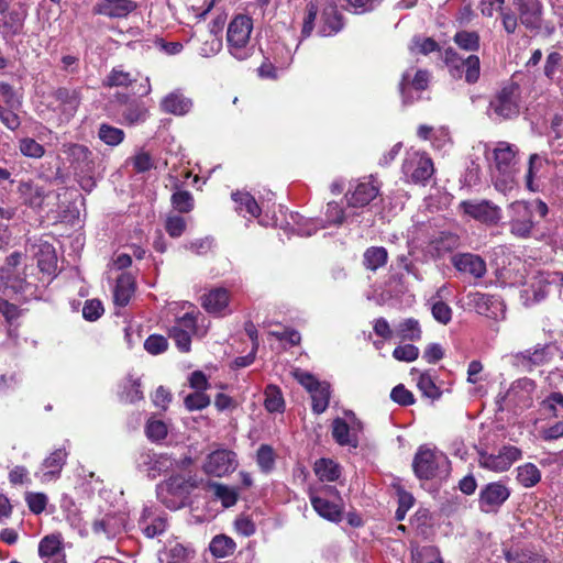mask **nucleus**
<instances>
[{
	"mask_svg": "<svg viewBox=\"0 0 563 563\" xmlns=\"http://www.w3.org/2000/svg\"><path fill=\"white\" fill-rule=\"evenodd\" d=\"M521 24L528 30L541 26L543 7L540 0H512Z\"/></svg>",
	"mask_w": 563,
	"mask_h": 563,
	"instance_id": "16",
	"label": "nucleus"
},
{
	"mask_svg": "<svg viewBox=\"0 0 563 563\" xmlns=\"http://www.w3.org/2000/svg\"><path fill=\"white\" fill-rule=\"evenodd\" d=\"M21 258H22V253H20V252L12 253L11 255H9L7 257L5 266L2 268L1 278L4 280L5 288H11L14 291H21L23 289V286H22L21 282H19V285L9 284V280H10L9 274L13 268H15L21 263Z\"/></svg>",
	"mask_w": 563,
	"mask_h": 563,
	"instance_id": "50",
	"label": "nucleus"
},
{
	"mask_svg": "<svg viewBox=\"0 0 563 563\" xmlns=\"http://www.w3.org/2000/svg\"><path fill=\"white\" fill-rule=\"evenodd\" d=\"M38 554L45 563H66L62 539L57 534L46 536L40 541Z\"/></svg>",
	"mask_w": 563,
	"mask_h": 563,
	"instance_id": "23",
	"label": "nucleus"
},
{
	"mask_svg": "<svg viewBox=\"0 0 563 563\" xmlns=\"http://www.w3.org/2000/svg\"><path fill=\"white\" fill-rule=\"evenodd\" d=\"M137 8L131 0H102L93 12L109 18H125Z\"/></svg>",
	"mask_w": 563,
	"mask_h": 563,
	"instance_id": "24",
	"label": "nucleus"
},
{
	"mask_svg": "<svg viewBox=\"0 0 563 563\" xmlns=\"http://www.w3.org/2000/svg\"><path fill=\"white\" fill-rule=\"evenodd\" d=\"M509 496L510 489L504 483H488L479 492L478 507L486 514L496 512Z\"/></svg>",
	"mask_w": 563,
	"mask_h": 563,
	"instance_id": "11",
	"label": "nucleus"
},
{
	"mask_svg": "<svg viewBox=\"0 0 563 563\" xmlns=\"http://www.w3.org/2000/svg\"><path fill=\"white\" fill-rule=\"evenodd\" d=\"M378 195V187L372 181L358 183L354 190L346 195L347 205L353 208L367 206Z\"/></svg>",
	"mask_w": 563,
	"mask_h": 563,
	"instance_id": "27",
	"label": "nucleus"
},
{
	"mask_svg": "<svg viewBox=\"0 0 563 563\" xmlns=\"http://www.w3.org/2000/svg\"><path fill=\"white\" fill-rule=\"evenodd\" d=\"M466 382L476 385L485 382L484 366L479 361H472L467 367Z\"/></svg>",
	"mask_w": 563,
	"mask_h": 563,
	"instance_id": "64",
	"label": "nucleus"
},
{
	"mask_svg": "<svg viewBox=\"0 0 563 563\" xmlns=\"http://www.w3.org/2000/svg\"><path fill=\"white\" fill-rule=\"evenodd\" d=\"M433 247L438 255L451 252L459 247L460 239L456 234L442 232L437 239L432 241Z\"/></svg>",
	"mask_w": 563,
	"mask_h": 563,
	"instance_id": "46",
	"label": "nucleus"
},
{
	"mask_svg": "<svg viewBox=\"0 0 563 563\" xmlns=\"http://www.w3.org/2000/svg\"><path fill=\"white\" fill-rule=\"evenodd\" d=\"M19 150L22 155L32 158H41L45 153L44 147L31 137L21 139Z\"/></svg>",
	"mask_w": 563,
	"mask_h": 563,
	"instance_id": "52",
	"label": "nucleus"
},
{
	"mask_svg": "<svg viewBox=\"0 0 563 563\" xmlns=\"http://www.w3.org/2000/svg\"><path fill=\"white\" fill-rule=\"evenodd\" d=\"M429 82V73L427 70H417L415 77L410 79L409 71H406L402 75L399 89L401 95L405 97L406 90L408 87H412L413 89L421 91L428 87Z\"/></svg>",
	"mask_w": 563,
	"mask_h": 563,
	"instance_id": "40",
	"label": "nucleus"
},
{
	"mask_svg": "<svg viewBox=\"0 0 563 563\" xmlns=\"http://www.w3.org/2000/svg\"><path fill=\"white\" fill-rule=\"evenodd\" d=\"M231 197L235 202V211L240 214H242L243 211L255 218L261 214V208L251 194L238 190L232 192Z\"/></svg>",
	"mask_w": 563,
	"mask_h": 563,
	"instance_id": "34",
	"label": "nucleus"
},
{
	"mask_svg": "<svg viewBox=\"0 0 563 563\" xmlns=\"http://www.w3.org/2000/svg\"><path fill=\"white\" fill-rule=\"evenodd\" d=\"M431 312L433 318L442 324H448L452 319V309L441 300L432 303Z\"/></svg>",
	"mask_w": 563,
	"mask_h": 563,
	"instance_id": "63",
	"label": "nucleus"
},
{
	"mask_svg": "<svg viewBox=\"0 0 563 563\" xmlns=\"http://www.w3.org/2000/svg\"><path fill=\"white\" fill-rule=\"evenodd\" d=\"M409 49L412 54L428 55L432 52L439 51L438 43L431 37L416 36L412 38Z\"/></svg>",
	"mask_w": 563,
	"mask_h": 563,
	"instance_id": "51",
	"label": "nucleus"
},
{
	"mask_svg": "<svg viewBox=\"0 0 563 563\" xmlns=\"http://www.w3.org/2000/svg\"><path fill=\"white\" fill-rule=\"evenodd\" d=\"M209 549L216 558H225L234 552L235 542L230 537L220 534L211 540Z\"/></svg>",
	"mask_w": 563,
	"mask_h": 563,
	"instance_id": "41",
	"label": "nucleus"
},
{
	"mask_svg": "<svg viewBox=\"0 0 563 563\" xmlns=\"http://www.w3.org/2000/svg\"><path fill=\"white\" fill-rule=\"evenodd\" d=\"M230 300L229 291L225 288H213L201 296V306L209 313H221L228 308Z\"/></svg>",
	"mask_w": 563,
	"mask_h": 563,
	"instance_id": "30",
	"label": "nucleus"
},
{
	"mask_svg": "<svg viewBox=\"0 0 563 563\" xmlns=\"http://www.w3.org/2000/svg\"><path fill=\"white\" fill-rule=\"evenodd\" d=\"M23 26V19L18 12L8 10L0 14V34L4 38H11L19 34Z\"/></svg>",
	"mask_w": 563,
	"mask_h": 563,
	"instance_id": "35",
	"label": "nucleus"
},
{
	"mask_svg": "<svg viewBox=\"0 0 563 563\" xmlns=\"http://www.w3.org/2000/svg\"><path fill=\"white\" fill-rule=\"evenodd\" d=\"M264 405L269 412H282L285 408V400L280 389H266Z\"/></svg>",
	"mask_w": 563,
	"mask_h": 563,
	"instance_id": "55",
	"label": "nucleus"
},
{
	"mask_svg": "<svg viewBox=\"0 0 563 563\" xmlns=\"http://www.w3.org/2000/svg\"><path fill=\"white\" fill-rule=\"evenodd\" d=\"M450 75L455 79L464 77L467 84H475L481 75V62L478 56L470 55L463 58L452 47L446 48L442 55Z\"/></svg>",
	"mask_w": 563,
	"mask_h": 563,
	"instance_id": "4",
	"label": "nucleus"
},
{
	"mask_svg": "<svg viewBox=\"0 0 563 563\" xmlns=\"http://www.w3.org/2000/svg\"><path fill=\"white\" fill-rule=\"evenodd\" d=\"M165 230L172 238H179L186 230V221L180 216H168L165 221Z\"/></svg>",
	"mask_w": 563,
	"mask_h": 563,
	"instance_id": "61",
	"label": "nucleus"
},
{
	"mask_svg": "<svg viewBox=\"0 0 563 563\" xmlns=\"http://www.w3.org/2000/svg\"><path fill=\"white\" fill-rule=\"evenodd\" d=\"M38 268L47 274H54L57 268V257L49 244L43 245L41 256L37 260Z\"/></svg>",
	"mask_w": 563,
	"mask_h": 563,
	"instance_id": "47",
	"label": "nucleus"
},
{
	"mask_svg": "<svg viewBox=\"0 0 563 563\" xmlns=\"http://www.w3.org/2000/svg\"><path fill=\"white\" fill-rule=\"evenodd\" d=\"M130 162L132 163L136 173H145L154 167V161L152 156L150 153L143 150L136 152L135 155L130 158Z\"/></svg>",
	"mask_w": 563,
	"mask_h": 563,
	"instance_id": "56",
	"label": "nucleus"
},
{
	"mask_svg": "<svg viewBox=\"0 0 563 563\" xmlns=\"http://www.w3.org/2000/svg\"><path fill=\"white\" fill-rule=\"evenodd\" d=\"M521 457L522 452L519 448L505 445L496 454L479 451L477 462L482 468L500 473L508 471Z\"/></svg>",
	"mask_w": 563,
	"mask_h": 563,
	"instance_id": "8",
	"label": "nucleus"
},
{
	"mask_svg": "<svg viewBox=\"0 0 563 563\" xmlns=\"http://www.w3.org/2000/svg\"><path fill=\"white\" fill-rule=\"evenodd\" d=\"M518 152V147L514 144L505 141L497 142L492 150L495 169H516Z\"/></svg>",
	"mask_w": 563,
	"mask_h": 563,
	"instance_id": "20",
	"label": "nucleus"
},
{
	"mask_svg": "<svg viewBox=\"0 0 563 563\" xmlns=\"http://www.w3.org/2000/svg\"><path fill=\"white\" fill-rule=\"evenodd\" d=\"M419 356V349L413 344L398 345L393 351V357L399 362H413Z\"/></svg>",
	"mask_w": 563,
	"mask_h": 563,
	"instance_id": "58",
	"label": "nucleus"
},
{
	"mask_svg": "<svg viewBox=\"0 0 563 563\" xmlns=\"http://www.w3.org/2000/svg\"><path fill=\"white\" fill-rule=\"evenodd\" d=\"M135 80L136 78L131 73L117 67L110 71L104 80V85L108 87H128Z\"/></svg>",
	"mask_w": 563,
	"mask_h": 563,
	"instance_id": "49",
	"label": "nucleus"
},
{
	"mask_svg": "<svg viewBox=\"0 0 563 563\" xmlns=\"http://www.w3.org/2000/svg\"><path fill=\"white\" fill-rule=\"evenodd\" d=\"M168 347V342L163 335L152 334L144 342V349L152 355H157L165 352Z\"/></svg>",
	"mask_w": 563,
	"mask_h": 563,
	"instance_id": "60",
	"label": "nucleus"
},
{
	"mask_svg": "<svg viewBox=\"0 0 563 563\" xmlns=\"http://www.w3.org/2000/svg\"><path fill=\"white\" fill-rule=\"evenodd\" d=\"M311 391L312 410L320 415L324 412L329 406V389H309Z\"/></svg>",
	"mask_w": 563,
	"mask_h": 563,
	"instance_id": "57",
	"label": "nucleus"
},
{
	"mask_svg": "<svg viewBox=\"0 0 563 563\" xmlns=\"http://www.w3.org/2000/svg\"><path fill=\"white\" fill-rule=\"evenodd\" d=\"M135 291V283L131 275L122 274L118 277L113 291L115 306L125 307Z\"/></svg>",
	"mask_w": 563,
	"mask_h": 563,
	"instance_id": "32",
	"label": "nucleus"
},
{
	"mask_svg": "<svg viewBox=\"0 0 563 563\" xmlns=\"http://www.w3.org/2000/svg\"><path fill=\"white\" fill-rule=\"evenodd\" d=\"M519 111V87L516 84H509L501 88L490 100L487 115L494 121H501L517 117Z\"/></svg>",
	"mask_w": 563,
	"mask_h": 563,
	"instance_id": "2",
	"label": "nucleus"
},
{
	"mask_svg": "<svg viewBox=\"0 0 563 563\" xmlns=\"http://www.w3.org/2000/svg\"><path fill=\"white\" fill-rule=\"evenodd\" d=\"M253 30L252 19L247 15H238L229 24L227 42L230 54L238 60H245L253 54L250 44Z\"/></svg>",
	"mask_w": 563,
	"mask_h": 563,
	"instance_id": "1",
	"label": "nucleus"
},
{
	"mask_svg": "<svg viewBox=\"0 0 563 563\" xmlns=\"http://www.w3.org/2000/svg\"><path fill=\"white\" fill-rule=\"evenodd\" d=\"M467 299L468 305H471L477 313L493 320L505 318V305L498 297L482 292H470Z\"/></svg>",
	"mask_w": 563,
	"mask_h": 563,
	"instance_id": "12",
	"label": "nucleus"
},
{
	"mask_svg": "<svg viewBox=\"0 0 563 563\" xmlns=\"http://www.w3.org/2000/svg\"><path fill=\"white\" fill-rule=\"evenodd\" d=\"M452 264L459 272L475 278H482L486 274L485 261L475 254H456L452 257Z\"/></svg>",
	"mask_w": 563,
	"mask_h": 563,
	"instance_id": "21",
	"label": "nucleus"
},
{
	"mask_svg": "<svg viewBox=\"0 0 563 563\" xmlns=\"http://www.w3.org/2000/svg\"><path fill=\"white\" fill-rule=\"evenodd\" d=\"M395 335L402 341H419L422 335L419 321L413 318L400 321L395 328Z\"/></svg>",
	"mask_w": 563,
	"mask_h": 563,
	"instance_id": "36",
	"label": "nucleus"
},
{
	"mask_svg": "<svg viewBox=\"0 0 563 563\" xmlns=\"http://www.w3.org/2000/svg\"><path fill=\"white\" fill-rule=\"evenodd\" d=\"M18 191L24 202L31 208H42L45 199L49 196V191L45 187L32 181H22L18 187Z\"/></svg>",
	"mask_w": 563,
	"mask_h": 563,
	"instance_id": "29",
	"label": "nucleus"
},
{
	"mask_svg": "<svg viewBox=\"0 0 563 563\" xmlns=\"http://www.w3.org/2000/svg\"><path fill=\"white\" fill-rule=\"evenodd\" d=\"M65 153L74 168L76 175L82 177L81 187L85 190H90L95 185L92 174L95 173L96 163L92 152L85 145L70 144L67 146Z\"/></svg>",
	"mask_w": 563,
	"mask_h": 563,
	"instance_id": "6",
	"label": "nucleus"
},
{
	"mask_svg": "<svg viewBox=\"0 0 563 563\" xmlns=\"http://www.w3.org/2000/svg\"><path fill=\"white\" fill-rule=\"evenodd\" d=\"M558 351L554 343L538 344L532 350L516 354L515 360L523 367L540 366L549 363Z\"/></svg>",
	"mask_w": 563,
	"mask_h": 563,
	"instance_id": "17",
	"label": "nucleus"
},
{
	"mask_svg": "<svg viewBox=\"0 0 563 563\" xmlns=\"http://www.w3.org/2000/svg\"><path fill=\"white\" fill-rule=\"evenodd\" d=\"M214 496L221 500L223 507L229 508L238 501L239 493L234 487L214 483L211 485Z\"/></svg>",
	"mask_w": 563,
	"mask_h": 563,
	"instance_id": "48",
	"label": "nucleus"
},
{
	"mask_svg": "<svg viewBox=\"0 0 563 563\" xmlns=\"http://www.w3.org/2000/svg\"><path fill=\"white\" fill-rule=\"evenodd\" d=\"M459 208L464 214L486 224H496L501 218L500 208L488 200H464Z\"/></svg>",
	"mask_w": 563,
	"mask_h": 563,
	"instance_id": "10",
	"label": "nucleus"
},
{
	"mask_svg": "<svg viewBox=\"0 0 563 563\" xmlns=\"http://www.w3.org/2000/svg\"><path fill=\"white\" fill-rule=\"evenodd\" d=\"M98 136L104 144L117 146L123 142L125 134L119 128L102 123L99 126Z\"/></svg>",
	"mask_w": 563,
	"mask_h": 563,
	"instance_id": "43",
	"label": "nucleus"
},
{
	"mask_svg": "<svg viewBox=\"0 0 563 563\" xmlns=\"http://www.w3.org/2000/svg\"><path fill=\"white\" fill-rule=\"evenodd\" d=\"M453 41L461 49L467 52H475L479 48V35L475 31L456 32Z\"/></svg>",
	"mask_w": 563,
	"mask_h": 563,
	"instance_id": "44",
	"label": "nucleus"
},
{
	"mask_svg": "<svg viewBox=\"0 0 563 563\" xmlns=\"http://www.w3.org/2000/svg\"><path fill=\"white\" fill-rule=\"evenodd\" d=\"M67 452L64 449H57L52 452L42 463V470L36 473L42 482H51L59 477V474L66 463Z\"/></svg>",
	"mask_w": 563,
	"mask_h": 563,
	"instance_id": "22",
	"label": "nucleus"
},
{
	"mask_svg": "<svg viewBox=\"0 0 563 563\" xmlns=\"http://www.w3.org/2000/svg\"><path fill=\"white\" fill-rule=\"evenodd\" d=\"M194 485L189 483V481L185 479L183 476L180 475H175V476H172L165 484V490L166 493L177 497L179 499V501H168L165 497H163V492L161 493L162 495V500L163 503L168 507V508H177L179 507V505L183 504V500L187 497V495L189 494L190 492V488L192 487Z\"/></svg>",
	"mask_w": 563,
	"mask_h": 563,
	"instance_id": "25",
	"label": "nucleus"
},
{
	"mask_svg": "<svg viewBox=\"0 0 563 563\" xmlns=\"http://www.w3.org/2000/svg\"><path fill=\"white\" fill-rule=\"evenodd\" d=\"M388 260L387 250L383 246H371L363 255V264L369 271H376L383 267Z\"/></svg>",
	"mask_w": 563,
	"mask_h": 563,
	"instance_id": "39",
	"label": "nucleus"
},
{
	"mask_svg": "<svg viewBox=\"0 0 563 563\" xmlns=\"http://www.w3.org/2000/svg\"><path fill=\"white\" fill-rule=\"evenodd\" d=\"M323 26L320 33L329 36L338 33L343 27V19L334 0L328 1L322 10Z\"/></svg>",
	"mask_w": 563,
	"mask_h": 563,
	"instance_id": "28",
	"label": "nucleus"
},
{
	"mask_svg": "<svg viewBox=\"0 0 563 563\" xmlns=\"http://www.w3.org/2000/svg\"><path fill=\"white\" fill-rule=\"evenodd\" d=\"M146 435L152 441H161L167 435V427L161 420L150 419L145 428Z\"/></svg>",
	"mask_w": 563,
	"mask_h": 563,
	"instance_id": "59",
	"label": "nucleus"
},
{
	"mask_svg": "<svg viewBox=\"0 0 563 563\" xmlns=\"http://www.w3.org/2000/svg\"><path fill=\"white\" fill-rule=\"evenodd\" d=\"M433 172V163L426 154L417 151L407 153L402 163V173L412 183L427 181Z\"/></svg>",
	"mask_w": 563,
	"mask_h": 563,
	"instance_id": "9",
	"label": "nucleus"
},
{
	"mask_svg": "<svg viewBox=\"0 0 563 563\" xmlns=\"http://www.w3.org/2000/svg\"><path fill=\"white\" fill-rule=\"evenodd\" d=\"M507 213L510 233L518 239H529L536 227L532 206L528 201L517 200L507 207Z\"/></svg>",
	"mask_w": 563,
	"mask_h": 563,
	"instance_id": "5",
	"label": "nucleus"
},
{
	"mask_svg": "<svg viewBox=\"0 0 563 563\" xmlns=\"http://www.w3.org/2000/svg\"><path fill=\"white\" fill-rule=\"evenodd\" d=\"M310 501L313 509L322 517L330 521H340L341 519V510L340 508L328 501L324 498L316 496L313 494L310 495Z\"/></svg>",
	"mask_w": 563,
	"mask_h": 563,
	"instance_id": "37",
	"label": "nucleus"
},
{
	"mask_svg": "<svg viewBox=\"0 0 563 563\" xmlns=\"http://www.w3.org/2000/svg\"><path fill=\"white\" fill-rule=\"evenodd\" d=\"M550 282L545 273L538 272L523 284L520 297L526 306L541 301L548 294Z\"/></svg>",
	"mask_w": 563,
	"mask_h": 563,
	"instance_id": "15",
	"label": "nucleus"
},
{
	"mask_svg": "<svg viewBox=\"0 0 563 563\" xmlns=\"http://www.w3.org/2000/svg\"><path fill=\"white\" fill-rule=\"evenodd\" d=\"M274 451L268 445H261L257 451V464L264 472H269L274 466Z\"/></svg>",
	"mask_w": 563,
	"mask_h": 563,
	"instance_id": "62",
	"label": "nucleus"
},
{
	"mask_svg": "<svg viewBox=\"0 0 563 563\" xmlns=\"http://www.w3.org/2000/svg\"><path fill=\"white\" fill-rule=\"evenodd\" d=\"M362 431L363 423L352 411H345L343 418H336L332 422V437L342 446L356 449Z\"/></svg>",
	"mask_w": 563,
	"mask_h": 563,
	"instance_id": "7",
	"label": "nucleus"
},
{
	"mask_svg": "<svg viewBox=\"0 0 563 563\" xmlns=\"http://www.w3.org/2000/svg\"><path fill=\"white\" fill-rule=\"evenodd\" d=\"M548 158L545 155L533 153L529 156L527 163V170L523 176L525 187L530 192L541 191L542 184V170L548 165Z\"/></svg>",
	"mask_w": 563,
	"mask_h": 563,
	"instance_id": "19",
	"label": "nucleus"
},
{
	"mask_svg": "<svg viewBox=\"0 0 563 563\" xmlns=\"http://www.w3.org/2000/svg\"><path fill=\"white\" fill-rule=\"evenodd\" d=\"M236 466L238 461L234 452L217 450L208 455L203 470L209 475L221 477L233 472Z\"/></svg>",
	"mask_w": 563,
	"mask_h": 563,
	"instance_id": "13",
	"label": "nucleus"
},
{
	"mask_svg": "<svg viewBox=\"0 0 563 563\" xmlns=\"http://www.w3.org/2000/svg\"><path fill=\"white\" fill-rule=\"evenodd\" d=\"M173 207L179 212H189L194 208V198L189 191L178 190L172 196Z\"/></svg>",
	"mask_w": 563,
	"mask_h": 563,
	"instance_id": "54",
	"label": "nucleus"
},
{
	"mask_svg": "<svg viewBox=\"0 0 563 563\" xmlns=\"http://www.w3.org/2000/svg\"><path fill=\"white\" fill-rule=\"evenodd\" d=\"M449 460L435 449L420 446L413 457L412 468L420 479H431L449 471Z\"/></svg>",
	"mask_w": 563,
	"mask_h": 563,
	"instance_id": "3",
	"label": "nucleus"
},
{
	"mask_svg": "<svg viewBox=\"0 0 563 563\" xmlns=\"http://www.w3.org/2000/svg\"><path fill=\"white\" fill-rule=\"evenodd\" d=\"M172 328L184 330V332L191 335L203 336L207 333V328L200 329L197 325V318L191 313H185L181 318H178Z\"/></svg>",
	"mask_w": 563,
	"mask_h": 563,
	"instance_id": "45",
	"label": "nucleus"
},
{
	"mask_svg": "<svg viewBox=\"0 0 563 563\" xmlns=\"http://www.w3.org/2000/svg\"><path fill=\"white\" fill-rule=\"evenodd\" d=\"M139 528L145 537L152 539L165 532L167 518L157 508L146 506L140 516Z\"/></svg>",
	"mask_w": 563,
	"mask_h": 563,
	"instance_id": "14",
	"label": "nucleus"
},
{
	"mask_svg": "<svg viewBox=\"0 0 563 563\" xmlns=\"http://www.w3.org/2000/svg\"><path fill=\"white\" fill-rule=\"evenodd\" d=\"M516 473L518 483L526 488L533 487L541 481V472L532 463L518 466Z\"/></svg>",
	"mask_w": 563,
	"mask_h": 563,
	"instance_id": "38",
	"label": "nucleus"
},
{
	"mask_svg": "<svg viewBox=\"0 0 563 563\" xmlns=\"http://www.w3.org/2000/svg\"><path fill=\"white\" fill-rule=\"evenodd\" d=\"M517 168L516 169H506V170H497L493 173V184L497 191L500 194L508 196L518 191V183H517Z\"/></svg>",
	"mask_w": 563,
	"mask_h": 563,
	"instance_id": "31",
	"label": "nucleus"
},
{
	"mask_svg": "<svg viewBox=\"0 0 563 563\" xmlns=\"http://www.w3.org/2000/svg\"><path fill=\"white\" fill-rule=\"evenodd\" d=\"M189 550L180 543H169L158 552L161 563H188Z\"/></svg>",
	"mask_w": 563,
	"mask_h": 563,
	"instance_id": "33",
	"label": "nucleus"
},
{
	"mask_svg": "<svg viewBox=\"0 0 563 563\" xmlns=\"http://www.w3.org/2000/svg\"><path fill=\"white\" fill-rule=\"evenodd\" d=\"M210 404V397L205 389H197L185 397V405L188 410H201Z\"/></svg>",
	"mask_w": 563,
	"mask_h": 563,
	"instance_id": "53",
	"label": "nucleus"
},
{
	"mask_svg": "<svg viewBox=\"0 0 563 563\" xmlns=\"http://www.w3.org/2000/svg\"><path fill=\"white\" fill-rule=\"evenodd\" d=\"M191 108V99L184 96L179 90L168 93L161 101L162 111L174 115H185Z\"/></svg>",
	"mask_w": 563,
	"mask_h": 563,
	"instance_id": "26",
	"label": "nucleus"
},
{
	"mask_svg": "<svg viewBox=\"0 0 563 563\" xmlns=\"http://www.w3.org/2000/svg\"><path fill=\"white\" fill-rule=\"evenodd\" d=\"M316 475L325 482H333L339 478L340 470L336 463L329 459H320L314 463Z\"/></svg>",
	"mask_w": 563,
	"mask_h": 563,
	"instance_id": "42",
	"label": "nucleus"
},
{
	"mask_svg": "<svg viewBox=\"0 0 563 563\" xmlns=\"http://www.w3.org/2000/svg\"><path fill=\"white\" fill-rule=\"evenodd\" d=\"M54 98L58 102L56 110L60 113V120L68 122L79 108L80 90L62 87L54 92Z\"/></svg>",
	"mask_w": 563,
	"mask_h": 563,
	"instance_id": "18",
	"label": "nucleus"
}]
</instances>
